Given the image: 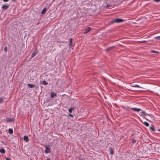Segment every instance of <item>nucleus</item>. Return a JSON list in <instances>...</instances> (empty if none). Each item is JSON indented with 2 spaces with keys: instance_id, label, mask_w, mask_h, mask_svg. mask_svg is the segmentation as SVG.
<instances>
[{
  "instance_id": "1",
  "label": "nucleus",
  "mask_w": 160,
  "mask_h": 160,
  "mask_svg": "<svg viewBox=\"0 0 160 160\" xmlns=\"http://www.w3.org/2000/svg\"><path fill=\"white\" fill-rule=\"evenodd\" d=\"M123 20L121 19L115 18L112 21V22H116L117 23L122 22Z\"/></svg>"
},
{
  "instance_id": "2",
  "label": "nucleus",
  "mask_w": 160,
  "mask_h": 160,
  "mask_svg": "<svg viewBox=\"0 0 160 160\" xmlns=\"http://www.w3.org/2000/svg\"><path fill=\"white\" fill-rule=\"evenodd\" d=\"M46 149L45 152L46 153H48L50 152V148L48 147V146L46 145L45 146Z\"/></svg>"
},
{
  "instance_id": "3",
  "label": "nucleus",
  "mask_w": 160,
  "mask_h": 160,
  "mask_svg": "<svg viewBox=\"0 0 160 160\" xmlns=\"http://www.w3.org/2000/svg\"><path fill=\"white\" fill-rule=\"evenodd\" d=\"M91 30V28L89 27L86 28L85 30V31L84 32V33H87L89 32Z\"/></svg>"
},
{
  "instance_id": "4",
  "label": "nucleus",
  "mask_w": 160,
  "mask_h": 160,
  "mask_svg": "<svg viewBox=\"0 0 160 160\" xmlns=\"http://www.w3.org/2000/svg\"><path fill=\"white\" fill-rule=\"evenodd\" d=\"M14 119L13 118H7L6 119V121L7 122H10L13 121H14Z\"/></svg>"
},
{
  "instance_id": "5",
  "label": "nucleus",
  "mask_w": 160,
  "mask_h": 160,
  "mask_svg": "<svg viewBox=\"0 0 160 160\" xmlns=\"http://www.w3.org/2000/svg\"><path fill=\"white\" fill-rule=\"evenodd\" d=\"M132 109L134 110V111L139 112L141 110V109L140 108H131Z\"/></svg>"
},
{
  "instance_id": "6",
  "label": "nucleus",
  "mask_w": 160,
  "mask_h": 160,
  "mask_svg": "<svg viewBox=\"0 0 160 160\" xmlns=\"http://www.w3.org/2000/svg\"><path fill=\"white\" fill-rule=\"evenodd\" d=\"M8 6L7 5H4L2 6V8L4 10H5L8 9Z\"/></svg>"
},
{
  "instance_id": "7",
  "label": "nucleus",
  "mask_w": 160,
  "mask_h": 160,
  "mask_svg": "<svg viewBox=\"0 0 160 160\" xmlns=\"http://www.w3.org/2000/svg\"><path fill=\"white\" fill-rule=\"evenodd\" d=\"M23 139L25 141L27 142L28 141V137L26 136H25L23 137Z\"/></svg>"
},
{
  "instance_id": "8",
  "label": "nucleus",
  "mask_w": 160,
  "mask_h": 160,
  "mask_svg": "<svg viewBox=\"0 0 160 160\" xmlns=\"http://www.w3.org/2000/svg\"><path fill=\"white\" fill-rule=\"evenodd\" d=\"M72 44V38H70L69 40V46L71 47Z\"/></svg>"
},
{
  "instance_id": "9",
  "label": "nucleus",
  "mask_w": 160,
  "mask_h": 160,
  "mask_svg": "<svg viewBox=\"0 0 160 160\" xmlns=\"http://www.w3.org/2000/svg\"><path fill=\"white\" fill-rule=\"evenodd\" d=\"M56 93H54L53 92H52L51 93V97L52 98H53L54 96L56 95Z\"/></svg>"
},
{
  "instance_id": "10",
  "label": "nucleus",
  "mask_w": 160,
  "mask_h": 160,
  "mask_svg": "<svg viewBox=\"0 0 160 160\" xmlns=\"http://www.w3.org/2000/svg\"><path fill=\"white\" fill-rule=\"evenodd\" d=\"M28 87L30 88H32L34 87V85L32 84H28Z\"/></svg>"
},
{
  "instance_id": "11",
  "label": "nucleus",
  "mask_w": 160,
  "mask_h": 160,
  "mask_svg": "<svg viewBox=\"0 0 160 160\" xmlns=\"http://www.w3.org/2000/svg\"><path fill=\"white\" fill-rule=\"evenodd\" d=\"M5 150L4 149L2 148L0 149V152L2 153H5Z\"/></svg>"
},
{
  "instance_id": "12",
  "label": "nucleus",
  "mask_w": 160,
  "mask_h": 160,
  "mask_svg": "<svg viewBox=\"0 0 160 160\" xmlns=\"http://www.w3.org/2000/svg\"><path fill=\"white\" fill-rule=\"evenodd\" d=\"M46 8H44L42 11V14H44L46 12Z\"/></svg>"
},
{
  "instance_id": "13",
  "label": "nucleus",
  "mask_w": 160,
  "mask_h": 160,
  "mask_svg": "<svg viewBox=\"0 0 160 160\" xmlns=\"http://www.w3.org/2000/svg\"><path fill=\"white\" fill-rule=\"evenodd\" d=\"M131 87H132L141 88V87L140 86H139V85L137 84L135 85H132L131 86Z\"/></svg>"
},
{
  "instance_id": "14",
  "label": "nucleus",
  "mask_w": 160,
  "mask_h": 160,
  "mask_svg": "<svg viewBox=\"0 0 160 160\" xmlns=\"http://www.w3.org/2000/svg\"><path fill=\"white\" fill-rule=\"evenodd\" d=\"M8 132L10 134H12L13 132L12 129H9L8 130Z\"/></svg>"
},
{
  "instance_id": "15",
  "label": "nucleus",
  "mask_w": 160,
  "mask_h": 160,
  "mask_svg": "<svg viewBox=\"0 0 160 160\" xmlns=\"http://www.w3.org/2000/svg\"><path fill=\"white\" fill-rule=\"evenodd\" d=\"M110 154H113V152L112 148L110 147Z\"/></svg>"
},
{
  "instance_id": "16",
  "label": "nucleus",
  "mask_w": 160,
  "mask_h": 160,
  "mask_svg": "<svg viewBox=\"0 0 160 160\" xmlns=\"http://www.w3.org/2000/svg\"><path fill=\"white\" fill-rule=\"evenodd\" d=\"M143 123L144 124V125H145L147 127H148L149 126V123L147 122H145Z\"/></svg>"
},
{
  "instance_id": "17",
  "label": "nucleus",
  "mask_w": 160,
  "mask_h": 160,
  "mask_svg": "<svg viewBox=\"0 0 160 160\" xmlns=\"http://www.w3.org/2000/svg\"><path fill=\"white\" fill-rule=\"evenodd\" d=\"M42 84L47 85L48 83L45 80L43 81L42 83Z\"/></svg>"
},
{
  "instance_id": "18",
  "label": "nucleus",
  "mask_w": 160,
  "mask_h": 160,
  "mask_svg": "<svg viewBox=\"0 0 160 160\" xmlns=\"http://www.w3.org/2000/svg\"><path fill=\"white\" fill-rule=\"evenodd\" d=\"M149 128L152 130L155 131V129H154V127L152 125L151 127H150Z\"/></svg>"
},
{
  "instance_id": "19",
  "label": "nucleus",
  "mask_w": 160,
  "mask_h": 160,
  "mask_svg": "<svg viewBox=\"0 0 160 160\" xmlns=\"http://www.w3.org/2000/svg\"><path fill=\"white\" fill-rule=\"evenodd\" d=\"M151 52L153 53H158V52L156 51L152 50L150 51Z\"/></svg>"
},
{
  "instance_id": "20",
  "label": "nucleus",
  "mask_w": 160,
  "mask_h": 160,
  "mask_svg": "<svg viewBox=\"0 0 160 160\" xmlns=\"http://www.w3.org/2000/svg\"><path fill=\"white\" fill-rule=\"evenodd\" d=\"M154 38L155 39H158V40H160V36L155 37H154Z\"/></svg>"
},
{
  "instance_id": "21",
  "label": "nucleus",
  "mask_w": 160,
  "mask_h": 160,
  "mask_svg": "<svg viewBox=\"0 0 160 160\" xmlns=\"http://www.w3.org/2000/svg\"><path fill=\"white\" fill-rule=\"evenodd\" d=\"M3 100V98L0 97V103H1Z\"/></svg>"
},
{
  "instance_id": "22",
  "label": "nucleus",
  "mask_w": 160,
  "mask_h": 160,
  "mask_svg": "<svg viewBox=\"0 0 160 160\" xmlns=\"http://www.w3.org/2000/svg\"><path fill=\"white\" fill-rule=\"evenodd\" d=\"M112 48V47H110L109 48H107L106 49V51H107V52L108 51H109L110 49H111Z\"/></svg>"
},
{
  "instance_id": "23",
  "label": "nucleus",
  "mask_w": 160,
  "mask_h": 160,
  "mask_svg": "<svg viewBox=\"0 0 160 160\" xmlns=\"http://www.w3.org/2000/svg\"><path fill=\"white\" fill-rule=\"evenodd\" d=\"M36 55V53H35L33 52L32 55L31 57H33L35 55Z\"/></svg>"
},
{
  "instance_id": "24",
  "label": "nucleus",
  "mask_w": 160,
  "mask_h": 160,
  "mask_svg": "<svg viewBox=\"0 0 160 160\" xmlns=\"http://www.w3.org/2000/svg\"><path fill=\"white\" fill-rule=\"evenodd\" d=\"M72 109H73L72 108H70L69 109L68 111L70 113H71L72 112Z\"/></svg>"
},
{
  "instance_id": "25",
  "label": "nucleus",
  "mask_w": 160,
  "mask_h": 160,
  "mask_svg": "<svg viewBox=\"0 0 160 160\" xmlns=\"http://www.w3.org/2000/svg\"><path fill=\"white\" fill-rule=\"evenodd\" d=\"M4 51L5 52H7V48L6 46L4 48Z\"/></svg>"
},
{
  "instance_id": "26",
  "label": "nucleus",
  "mask_w": 160,
  "mask_h": 160,
  "mask_svg": "<svg viewBox=\"0 0 160 160\" xmlns=\"http://www.w3.org/2000/svg\"><path fill=\"white\" fill-rule=\"evenodd\" d=\"M140 43H145L147 42V41H143L139 42Z\"/></svg>"
},
{
  "instance_id": "27",
  "label": "nucleus",
  "mask_w": 160,
  "mask_h": 160,
  "mask_svg": "<svg viewBox=\"0 0 160 160\" xmlns=\"http://www.w3.org/2000/svg\"><path fill=\"white\" fill-rule=\"evenodd\" d=\"M136 142V140L135 139H133L132 141V143H135Z\"/></svg>"
},
{
  "instance_id": "28",
  "label": "nucleus",
  "mask_w": 160,
  "mask_h": 160,
  "mask_svg": "<svg viewBox=\"0 0 160 160\" xmlns=\"http://www.w3.org/2000/svg\"><path fill=\"white\" fill-rule=\"evenodd\" d=\"M141 113H142V114H144L145 115V112L144 111L142 112Z\"/></svg>"
},
{
  "instance_id": "29",
  "label": "nucleus",
  "mask_w": 160,
  "mask_h": 160,
  "mask_svg": "<svg viewBox=\"0 0 160 160\" xmlns=\"http://www.w3.org/2000/svg\"><path fill=\"white\" fill-rule=\"evenodd\" d=\"M68 115H69V116H70V117H73V116L71 114H69Z\"/></svg>"
},
{
  "instance_id": "30",
  "label": "nucleus",
  "mask_w": 160,
  "mask_h": 160,
  "mask_svg": "<svg viewBox=\"0 0 160 160\" xmlns=\"http://www.w3.org/2000/svg\"><path fill=\"white\" fill-rule=\"evenodd\" d=\"M154 0L157 2H159L160 1V0Z\"/></svg>"
},
{
  "instance_id": "31",
  "label": "nucleus",
  "mask_w": 160,
  "mask_h": 160,
  "mask_svg": "<svg viewBox=\"0 0 160 160\" xmlns=\"http://www.w3.org/2000/svg\"><path fill=\"white\" fill-rule=\"evenodd\" d=\"M4 2H7L9 0H3Z\"/></svg>"
},
{
  "instance_id": "32",
  "label": "nucleus",
  "mask_w": 160,
  "mask_h": 160,
  "mask_svg": "<svg viewBox=\"0 0 160 160\" xmlns=\"http://www.w3.org/2000/svg\"><path fill=\"white\" fill-rule=\"evenodd\" d=\"M6 160H10V159L9 158H7Z\"/></svg>"
},
{
  "instance_id": "33",
  "label": "nucleus",
  "mask_w": 160,
  "mask_h": 160,
  "mask_svg": "<svg viewBox=\"0 0 160 160\" xmlns=\"http://www.w3.org/2000/svg\"><path fill=\"white\" fill-rule=\"evenodd\" d=\"M128 90H131V88H130L129 87H128Z\"/></svg>"
},
{
  "instance_id": "34",
  "label": "nucleus",
  "mask_w": 160,
  "mask_h": 160,
  "mask_svg": "<svg viewBox=\"0 0 160 160\" xmlns=\"http://www.w3.org/2000/svg\"><path fill=\"white\" fill-rule=\"evenodd\" d=\"M158 131H160V129H158Z\"/></svg>"
},
{
  "instance_id": "35",
  "label": "nucleus",
  "mask_w": 160,
  "mask_h": 160,
  "mask_svg": "<svg viewBox=\"0 0 160 160\" xmlns=\"http://www.w3.org/2000/svg\"><path fill=\"white\" fill-rule=\"evenodd\" d=\"M148 121L149 122H150V120H148V119H147Z\"/></svg>"
},
{
  "instance_id": "36",
  "label": "nucleus",
  "mask_w": 160,
  "mask_h": 160,
  "mask_svg": "<svg viewBox=\"0 0 160 160\" xmlns=\"http://www.w3.org/2000/svg\"><path fill=\"white\" fill-rule=\"evenodd\" d=\"M135 90V91H138V90Z\"/></svg>"
},
{
  "instance_id": "37",
  "label": "nucleus",
  "mask_w": 160,
  "mask_h": 160,
  "mask_svg": "<svg viewBox=\"0 0 160 160\" xmlns=\"http://www.w3.org/2000/svg\"><path fill=\"white\" fill-rule=\"evenodd\" d=\"M139 160V159H137V160Z\"/></svg>"
}]
</instances>
